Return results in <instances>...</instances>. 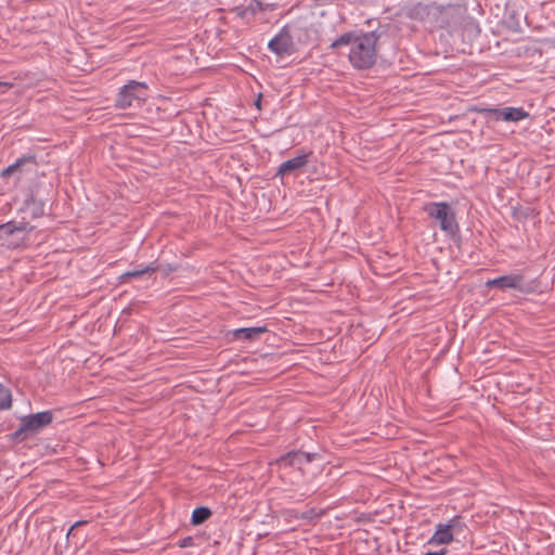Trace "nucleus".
Here are the masks:
<instances>
[{
	"mask_svg": "<svg viewBox=\"0 0 555 555\" xmlns=\"http://www.w3.org/2000/svg\"><path fill=\"white\" fill-rule=\"evenodd\" d=\"M149 86L146 82L130 80L119 89L115 100L116 107L126 109L140 105L147 98Z\"/></svg>",
	"mask_w": 555,
	"mask_h": 555,
	"instance_id": "nucleus-4",
	"label": "nucleus"
},
{
	"mask_svg": "<svg viewBox=\"0 0 555 555\" xmlns=\"http://www.w3.org/2000/svg\"><path fill=\"white\" fill-rule=\"evenodd\" d=\"M74 529H75V528H73V526L69 528V530H68V532H67V537H68L69 534H73Z\"/></svg>",
	"mask_w": 555,
	"mask_h": 555,
	"instance_id": "nucleus-28",
	"label": "nucleus"
},
{
	"mask_svg": "<svg viewBox=\"0 0 555 555\" xmlns=\"http://www.w3.org/2000/svg\"><path fill=\"white\" fill-rule=\"evenodd\" d=\"M261 99H262V94L259 93L257 95V99L255 100L254 102V105L258 108V109H261Z\"/></svg>",
	"mask_w": 555,
	"mask_h": 555,
	"instance_id": "nucleus-25",
	"label": "nucleus"
},
{
	"mask_svg": "<svg viewBox=\"0 0 555 555\" xmlns=\"http://www.w3.org/2000/svg\"><path fill=\"white\" fill-rule=\"evenodd\" d=\"M317 454L315 453H307V452H304V463L307 464V463H310L312 462L314 459H315Z\"/></svg>",
	"mask_w": 555,
	"mask_h": 555,
	"instance_id": "nucleus-23",
	"label": "nucleus"
},
{
	"mask_svg": "<svg viewBox=\"0 0 555 555\" xmlns=\"http://www.w3.org/2000/svg\"><path fill=\"white\" fill-rule=\"evenodd\" d=\"M481 112L486 117L495 121L518 122L530 117V114L522 107H487Z\"/></svg>",
	"mask_w": 555,
	"mask_h": 555,
	"instance_id": "nucleus-5",
	"label": "nucleus"
},
{
	"mask_svg": "<svg viewBox=\"0 0 555 555\" xmlns=\"http://www.w3.org/2000/svg\"><path fill=\"white\" fill-rule=\"evenodd\" d=\"M281 516L287 521V522H292L294 519H299V512L296 511V509H293V508H285V509H282L281 512Z\"/></svg>",
	"mask_w": 555,
	"mask_h": 555,
	"instance_id": "nucleus-20",
	"label": "nucleus"
},
{
	"mask_svg": "<svg viewBox=\"0 0 555 555\" xmlns=\"http://www.w3.org/2000/svg\"><path fill=\"white\" fill-rule=\"evenodd\" d=\"M22 211L29 215L31 219L40 218L44 215V203L31 194L25 199Z\"/></svg>",
	"mask_w": 555,
	"mask_h": 555,
	"instance_id": "nucleus-13",
	"label": "nucleus"
},
{
	"mask_svg": "<svg viewBox=\"0 0 555 555\" xmlns=\"http://www.w3.org/2000/svg\"><path fill=\"white\" fill-rule=\"evenodd\" d=\"M312 155V152H301L296 157L287 159L283 162L276 171L275 176L284 177L292 172H295L301 168H304L309 163V157Z\"/></svg>",
	"mask_w": 555,
	"mask_h": 555,
	"instance_id": "nucleus-9",
	"label": "nucleus"
},
{
	"mask_svg": "<svg viewBox=\"0 0 555 555\" xmlns=\"http://www.w3.org/2000/svg\"><path fill=\"white\" fill-rule=\"evenodd\" d=\"M268 330L266 326L241 327L231 332L234 340H257Z\"/></svg>",
	"mask_w": 555,
	"mask_h": 555,
	"instance_id": "nucleus-11",
	"label": "nucleus"
},
{
	"mask_svg": "<svg viewBox=\"0 0 555 555\" xmlns=\"http://www.w3.org/2000/svg\"><path fill=\"white\" fill-rule=\"evenodd\" d=\"M159 266L157 261H153L144 267L127 271L119 275L120 283L126 282L129 279H142L144 276L151 278L157 270Z\"/></svg>",
	"mask_w": 555,
	"mask_h": 555,
	"instance_id": "nucleus-12",
	"label": "nucleus"
},
{
	"mask_svg": "<svg viewBox=\"0 0 555 555\" xmlns=\"http://www.w3.org/2000/svg\"><path fill=\"white\" fill-rule=\"evenodd\" d=\"M192 538L188 537L182 540V543L180 544L182 547L189 546L191 544Z\"/></svg>",
	"mask_w": 555,
	"mask_h": 555,
	"instance_id": "nucleus-26",
	"label": "nucleus"
},
{
	"mask_svg": "<svg viewBox=\"0 0 555 555\" xmlns=\"http://www.w3.org/2000/svg\"><path fill=\"white\" fill-rule=\"evenodd\" d=\"M289 25H285L280 33L274 36L268 43V48L276 55H291L295 51Z\"/></svg>",
	"mask_w": 555,
	"mask_h": 555,
	"instance_id": "nucleus-6",
	"label": "nucleus"
},
{
	"mask_svg": "<svg viewBox=\"0 0 555 555\" xmlns=\"http://www.w3.org/2000/svg\"><path fill=\"white\" fill-rule=\"evenodd\" d=\"M424 211L429 218L439 223V228L447 235L454 237L460 233V225L456 215L451 205L447 202H431L424 206Z\"/></svg>",
	"mask_w": 555,
	"mask_h": 555,
	"instance_id": "nucleus-2",
	"label": "nucleus"
},
{
	"mask_svg": "<svg viewBox=\"0 0 555 555\" xmlns=\"http://www.w3.org/2000/svg\"><path fill=\"white\" fill-rule=\"evenodd\" d=\"M11 403L12 396L10 389L0 383V411L9 409Z\"/></svg>",
	"mask_w": 555,
	"mask_h": 555,
	"instance_id": "nucleus-18",
	"label": "nucleus"
},
{
	"mask_svg": "<svg viewBox=\"0 0 555 555\" xmlns=\"http://www.w3.org/2000/svg\"><path fill=\"white\" fill-rule=\"evenodd\" d=\"M212 512L207 506H198L193 509L191 516V524L194 526L204 524L210 516Z\"/></svg>",
	"mask_w": 555,
	"mask_h": 555,
	"instance_id": "nucleus-16",
	"label": "nucleus"
},
{
	"mask_svg": "<svg viewBox=\"0 0 555 555\" xmlns=\"http://www.w3.org/2000/svg\"><path fill=\"white\" fill-rule=\"evenodd\" d=\"M38 163L36 159V155L27 154L20 158H17L12 165L8 166L1 171L2 178H8L11 176H16V179L20 180L24 173L33 172Z\"/></svg>",
	"mask_w": 555,
	"mask_h": 555,
	"instance_id": "nucleus-7",
	"label": "nucleus"
},
{
	"mask_svg": "<svg viewBox=\"0 0 555 555\" xmlns=\"http://www.w3.org/2000/svg\"><path fill=\"white\" fill-rule=\"evenodd\" d=\"M524 276L521 274H507L486 283L487 287H496L500 289H517L522 291Z\"/></svg>",
	"mask_w": 555,
	"mask_h": 555,
	"instance_id": "nucleus-8",
	"label": "nucleus"
},
{
	"mask_svg": "<svg viewBox=\"0 0 555 555\" xmlns=\"http://www.w3.org/2000/svg\"><path fill=\"white\" fill-rule=\"evenodd\" d=\"M323 514V511H318L315 507H312L306 512L299 513V519L311 521L315 518H320Z\"/></svg>",
	"mask_w": 555,
	"mask_h": 555,
	"instance_id": "nucleus-19",
	"label": "nucleus"
},
{
	"mask_svg": "<svg viewBox=\"0 0 555 555\" xmlns=\"http://www.w3.org/2000/svg\"><path fill=\"white\" fill-rule=\"evenodd\" d=\"M508 24L515 30L520 29V14L512 12L508 14Z\"/></svg>",
	"mask_w": 555,
	"mask_h": 555,
	"instance_id": "nucleus-21",
	"label": "nucleus"
},
{
	"mask_svg": "<svg viewBox=\"0 0 555 555\" xmlns=\"http://www.w3.org/2000/svg\"><path fill=\"white\" fill-rule=\"evenodd\" d=\"M304 452L302 451H292L287 454L281 456L280 462L284 465L288 466H300L304 463Z\"/></svg>",
	"mask_w": 555,
	"mask_h": 555,
	"instance_id": "nucleus-17",
	"label": "nucleus"
},
{
	"mask_svg": "<svg viewBox=\"0 0 555 555\" xmlns=\"http://www.w3.org/2000/svg\"><path fill=\"white\" fill-rule=\"evenodd\" d=\"M289 25V33H292V40L295 39L299 43H308L310 41L311 27L304 23H293Z\"/></svg>",
	"mask_w": 555,
	"mask_h": 555,
	"instance_id": "nucleus-14",
	"label": "nucleus"
},
{
	"mask_svg": "<svg viewBox=\"0 0 555 555\" xmlns=\"http://www.w3.org/2000/svg\"><path fill=\"white\" fill-rule=\"evenodd\" d=\"M53 417L54 414L52 411H42L23 416L20 427L10 435L11 440L15 442L27 440L29 437L48 427L52 423Z\"/></svg>",
	"mask_w": 555,
	"mask_h": 555,
	"instance_id": "nucleus-3",
	"label": "nucleus"
},
{
	"mask_svg": "<svg viewBox=\"0 0 555 555\" xmlns=\"http://www.w3.org/2000/svg\"><path fill=\"white\" fill-rule=\"evenodd\" d=\"M379 38L380 35L376 30L360 33L359 35L356 31H348L335 39L331 49L350 46L348 54L350 64L357 69H367L376 63V44Z\"/></svg>",
	"mask_w": 555,
	"mask_h": 555,
	"instance_id": "nucleus-1",
	"label": "nucleus"
},
{
	"mask_svg": "<svg viewBox=\"0 0 555 555\" xmlns=\"http://www.w3.org/2000/svg\"><path fill=\"white\" fill-rule=\"evenodd\" d=\"M12 87V83L10 82H4V81H0V92H5L7 90H9L10 88Z\"/></svg>",
	"mask_w": 555,
	"mask_h": 555,
	"instance_id": "nucleus-24",
	"label": "nucleus"
},
{
	"mask_svg": "<svg viewBox=\"0 0 555 555\" xmlns=\"http://www.w3.org/2000/svg\"><path fill=\"white\" fill-rule=\"evenodd\" d=\"M28 230V222L26 221H9L0 224V237L10 236L16 232H24Z\"/></svg>",
	"mask_w": 555,
	"mask_h": 555,
	"instance_id": "nucleus-15",
	"label": "nucleus"
},
{
	"mask_svg": "<svg viewBox=\"0 0 555 555\" xmlns=\"http://www.w3.org/2000/svg\"><path fill=\"white\" fill-rule=\"evenodd\" d=\"M261 9V2L255 1V3H250L248 8L243 10L240 15H244L246 11H250L251 13H255L257 10Z\"/></svg>",
	"mask_w": 555,
	"mask_h": 555,
	"instance_id": "nucleus-22",
	"label": "nucleus"
},
{
	"mask_svg": "<svg viewBox=\"0 0 555 555\" xmlns=\"http://www.w3.org/2000/svg\"><path fill=\"white\" fill-rule=\"evenodd\" d=\"M85 524H87V521H85V520H78V521H76V522L73 525V528H75V529H76L77 527L82 526V525H85Z\"/></svg>",
	"mask_w": 555,
	"mask_h": 555,
	"instance_id": "nucleus-27",
	"label": "nucleus"
},
{
	"mask_svg": "<svg viewBox=\"0 0 555 555\" xmlns=\"http://www.w3.org/2000/svg\"><path fill=\"white\" fill-rule=\"evenodd\" d=\"M457 521L450 520L448 524H438L433 537L428 540V544L441 545L448 544L453 540V529Z\"/></svg>",
	"mask_w": 555,
	"mask_h": 555,
	"instance_id": "nucleus-10",
	"label": "nucleus"
}]
</instances>
